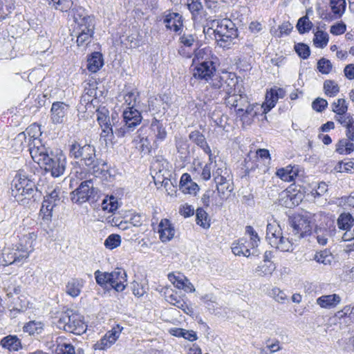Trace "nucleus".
Returning <instances> with one entry per match:
<instances>
[{
    "instance_id": "f03ea898",
    "label": "nucleus",
    "mask_w": 354,
    "mask_h": 354,
    "mask_svg": "<svg viewBox=\"0 0 354 354\" xmlns=\"http://www.w3.org/2000/svg\"><path fill=\"white\" fill-rule=\"evenodd\" d=\"M69 156L74 159H80L83 165L92 171L95 176L103 174L106 163L96 157L94 146L89 144L82 145L73 140L68 145Z\"/></svg>"
},
{
    "instance_id": "473e14b6",
    "label": "nucleus",
    "mask_w": 354,
    "mask_h": 354,
    "mask_svg": "<svg viewBox=\"0 0 354 354\" xmlns=\"http://www.w3.org/2000/svg\"><path fill=\"white\" fill-rule=\"evenodd\" d=\"M354 218L349 213L341 214L337 221L338 227L340 230L348 231L353 226Z\"/></svg>"
},
{
    "instance_id": "ea45409f",
    "label": "nucleus",
    "mask_w": 354,
    "mask_h": 354,
    "mask_svg": "<svg viewBox=\"0 0 354 354\" xmlns=\"http://www.w3.org/2000/svg\"><path fill=\"white\" fill-rule=\"evenodd\" d=\"M193 55H194L193 58V64L196 63L197 62L208 60V57L211 53V50L209 48H196L193 51Z\"/></svg>"
},
{
    "instance_id": "58836bf2",
    "label": "nucleus",
    "mask_w": 354,
    "mask_h": 354,
    "mask_svg": "<svg viewBox=\"0 0 354 354\" xmlns=\"http://www.w3.org/2000/svg\"><path fill=\"white\" fill-rule=\"evenodd\" d=\"M275 270V266L272 261H267L259 265L255 269V273L259 276H268Z\"/></svg>"
},
{
    "instance_id": "cd10ccee",
    "label": "nucleus",
    "mask_w": 354,
    "mask_h": 354,
    "mask_svg": "<svg viewBox=\"0 0 354 354\" xmlns=\"http://www.w3.org/2000/svg\"><path fill=\"white\" fill-rule=\"evenodd\" d=\"M150 129L156 138V142L163 141L167 136V131L162 123L156 118H153Z\"/></svg>"
},
{
    "instance_id": "0eeeda50",
    "label": "nucleus",
    "mask_w": 354,
    "mask_h": 354,
    "mask_svg": "<svg viewBox=\"0 0 354 354\" xmlns=\"http://www.w3.org/2000/svg\"><path fill=\"white\" fill-rule=\"evenodd\" d=\"M35 183L26 175H17L12 183V195L17 201H23L33 196Z\"/></svg>"
},
{
    "instance_id": "4d7b16f0",
    "label": "nucleus",
    "mask_w": 354,
    "mask_h": 354,
    "mask_svg": "<svg viewBox=\"0 0 354 354\" xmlns=\"http://www.w3.org/2000/svg\"><path fill=\"white\" fill-rule=\"evenodd\" d=\"M332 67L330 61L326 58H322L317 62V68L323 74H328L331 71Z\"/></svg>"
},
{
    "instance_id": "aec40b11",
    "label": "nucleus",
    "mask_w": 354,
    "mask_h": 354,
    "mask_svg": "<svg viewBox=\"0 0 354 354\" xmlns=\"http://www.w3.org/2000/svg\"><path fill=\"white\" fill-rule=\"evenodd\" d=\"M223 99L225 104L230 108L234 107L236 109L238 114L243 112V109L245 106H248V100L247 96L245 95L236 93L230 96H225Z\"/></svg>"
},
{
    "instance_id": "393cba45",
    "label": "nucleus",
    "mask_w": 354,
    "mask_h": 354,
    "mask_svg": "<svg viewBox=\"0 0 354 354\" xmlns=\"http://www.w3.org/2000/svg\"><path fill=\"white\" fill-rule=\"evenodd\" d=\"M103 65L104 59L102 53L94 52L88 56L86 67L90 72H97Z\"/></svg>"
},
{
    "instance_id": "e433bc0d",
    "label": "nucleus",
    "mask_w": 354,
    "mask_h": 354,
    "mask_svg": "<svg viewBox=\"0 0 354 354\" xmlns=\"http://www.w3.org/2000/svg\"><path fill=\"white\" fill-rule=\"evenodd\" d=\"M215 196V191L213 189H207L205 191V192L203 194L201 201L205 207H209L210 203L212 205H215L216 206H221L223 202L218 201L217 202L214 199Z\"/></svg>"
},
{
    "instance_id": "ddd939ff",
    "label": "nucleus",
    "mask_w": 354,
    "mask_h": 354,
    "mask_svg": "<svg viewBox=\"0 0 354 354\" xmlns=\"http://www.w3.org/2000/svg\"><path fill=\"white\" fill-rule=\"evenodd\" d=\"M97 120L102 131L101 136L111 139L115 133L110 122L109 111L105 106L99 107L96 110Z\"/></svg>"
},
{
    "instance_id": "bb28decb",
    "label": "nucleus",
    "mask_w": 354,
    "mask_h": 354,
    "mask_svg": "<svg viewBox=\"0 0 354 354\" xmlns=\"http://www.w3.org/2000/svg\"><path fill=\"white\" fill-rule=\"evenodd\" d=\"M84 286V281L80 279H71L66 286V292L72 297H77Z\"/></svg>"
},
{
    "instance_id": "4468645a",
    "label": "nucleus",
    "mask_w": 354,
    "mask_h": 354,
    "mask_svg": "<svg viewBox=\"0 0 354 354\" xmlns=\"http://www.w3.org/2000/svg\"><path fill=\"white\" fill-rule=\"evenodd\" d=\"M179 41L182 45L178 50L179 55L185 58H191L193 55L192 47L198 43L196 35L184 32L180 35Z\"/></svg>"
},
{
    "instance_id": "3c124183",
    "label": "nucleus",
    "mask_w": 354,
    "mask_h": 354,
    "mask_svg": "<svg viewBox=\"0 0 354 354\" xmlns=\"http://www.w3.org/2000/svg\"><path fill=\"white\" fill-rule=\"evenodd\" d=\"M46 204L52 206V207H56L60 202L59 198V190L54 189L49 194L44 197V201Z\"/></svg>"
},
{
    "instance_id": "bf43d9fd",
    "label": "nucleus",
    "mask_w": 354,
    "mask_h": 354,
    "mask_svg": "<svg viewBox=\"0 0 354 354\" xmlns=\"http://www.w3.org/2000/svg\"><path fill=\"white\" fill-rule=\"evenodd\" d=\"M295 50L298 55L303 59H307L310 56V48L305 44L299 43L296 44L295 46Z\"/></svg>"
},
{
    "instance_id": "f8f14e48",
    "label": "nucleus",
    "mask_w": 354,
    "mask_h": 354,
    "mask_svg": "<svg viewBox=\"0 0 354 354\" xmlns=\"http://www.w3.org/2000/svg\"><path fill=\"white\" fill-rule=\"evenodd\" d=\"M289 225L291 233L295 236V240L306 237L311 234L310 221L301 215H295L289 218Z\"/></svg>"
},
{
    "instance_id": "a211bd4d",
    "label": "nucleus",
    "mask_w": 354,
    "mask_h": 354,
    "mask_svg": "<svg viewBox=\"0 0 354 354\" xmlns=\"http://www.w3.org/2000/svg\"><path fill=\"white\" fill-rule=\"evenodd\" d=\"M330 7L333 14L328 13L324 10L321 11L319 9V13L321 18L326 20H332L333 19L339 18L345 11L346 1L345 0H330Z\"/></svg>"
},
{
    "instance_id": "9b49d317",
    "label": "nucleus",
    "mask_w": 354,
    "mask_h": 354,
    "mask_svg": "<svg viewBox=\"0 0 354 354\" xmlns=\"http://www.w3.org/2000/svg\"><path fill=\"white\" fill-rule=\"evenodd\" d=\"M215 63L212 60H204L198 64L194 68L193 76L198 80H204L212 86L214 80L218 77Z\"/></svg>"
},
{
    "instance_id": "423d86ee",
    "label": "nucleus",
    "mask_w": 354,
    "mask_h": 354,
    "mask_svg": "<svg viewBox=\"0 0 354 354\" xmlns=\"http://www.w3.org/2000/svg\"><path fill=\"white\" fill-rule=\"evenodd\" d=\"M100 198L99 189L94 187L92 180L82 182L77 189L71 193V199L75 203L82 204L86 201L96 202Z\"/></svg>"
},
{
    "instance_id": "13d9d810",
    "label": "nucleus",
    "mask_w": 354,
    "mask_h": 354,
    "mask_svg": "<svg viewBox=\"0 0 354 354\" xmlns=\"http://www.w3.org/2000/svg\"><path fill=\"white\" fill-rule=\"evenodd\" d=\"M53 207H52V206L43 202L40 209V216L42 217V219L47 222L50 221L53 216Z\"/></svg>"
},
{
    "instance_id": "8fccbe9b",
    "label": "nucleus",
    "mask_w": 354,
    "mask_h": 354,
    "mask_svg": "<svg viewBox=\"0 0 354 354\" xmlns=\"http://www.w3.org/2000/svg\"><path fill=\"white\" fill-rule=\"evenodd\" d=\"M328 41V35L326 32L319 30L315 34L313 42L317 47L324 48L327 45Z\"/></svg>"
},
{
    "instance_id": "39448f33",
    "label": "nucleus",
    "mask_w": 354,
    "mask_h": 354,
    "mask_svg": "<svg viewBox=\"0 0 354 354\" xmlns=\"http://www.w3.org/2000/svg\"><path fill=\"white\" fill-rule=\"evenodd\" d=\"M214 23H216L214 32L218 44L221 47L228 48L232 39L238 35L235 24L229 19L214 21Z\"/></svg>"
},
{
    "instance_id": "37998d69",
    "label": "nucleus",
    "mask_w": 354,
    "mask_h": 354,
    "mask_svg": "<svg viewBox=\"0 0 354 354\" xmlns=\"http://www.w3.org/2000/svg\"><path fill=\"white\" fill-rule=\"evenodd\" d=\"M101 206L103 210L108 211L109 212H113L118 209V203L114 196H111L109 198L106 196L102 200Z\"/></svg>"
},
{
    "instance_id": "c756f323",
    "label": "nucleus",
    "mask_w": 354,
    "mask_h": 354,
    "mask_svg": "<svg viewBox=\"0 0 354 354\" xmlns=\"http://www.w3.org/2000/svg\"><path fill=\"white\" fill-rule=\"evenodd\" d=\"M174 277V281L173 283L175 286L179 289H183L187 292H194L195 291V288L192 283L189 281V280L184 277H175L174 275L169 274V278L171 281H172L171 277Z\"/></svg>"
},
{
    "instance_id": "2f4dec72",
    "label": "nucleus",
    "mask_w": 354,
    "mask_h": 354,
    "mask_svg": "<svg viewBox=\"0 0 354 354\" xmlns=\"http://www.w3.org/2000/svg\"><path fill=\"white\" fill-rule=\"evenodd\" d=\"M335 151L339 154H350L354 151V145L348 138H342L336 144Z\"/></svg>"
},
{
    "instance_id": "412c9836",
    "label": "nucleus",
    "mask_w": 354,
    "mask_h": 354,
    "mask_svg": "<svg viewBox=\"0 0 354 354\" xmlns=\"http://www.w3.org/2000/svg\"><path fill=\"white\" fill-rule=\"evenodd\" d=\"M158 227L160 239L162 242L169 241L174 238L175 234V230L169 219H162Z\"/></svg>"
},
{
    "instance_id": "603ef678",
    "label": "nucleus",
    "mask_w": 354,
    "mask_h": 354,
    "mask_svg": "<svg viewBox=\"0 0 354 354\" xmlns=\"http://www.w3.org/2000/svg\"><path fill=\"white\" fill-rule=\"evenodd\" d=\"M332 111L336 114L346 113L348 110L346 102L343 98H339L332 104Z\"/></svg>"
},
{
    "instance_id": "f257e3e1",
    "label": "nucleus",
    "mask_w": 354,
    "mask_h": 354,
    "mask_svg": "<svg viewBox=\"0 0 354 354\" xmlns=\"http://www.w3.org/2000/svg\"><path fill=\"white\" fill-rule=\"evenodd\" d=\"M28 150L34 162L44 167L46 171L50 172L52 176L59 177L64 174L66 157L62 151H52L39 139H33L29 143Z\"/></svg>"
},
{
    "instance_id": "4c0bfd02",
    "label": "nucleus",
    "mask_w": 354,
    "mask_h": 354,
    "mask_svg": "<svg viewBox=\"0 0 354 354\" xmlns=\"http://www.w3.org/2000/svg\"><path fill=\"white\" fill-rule=\"evenodd\" d=\"M314 259L319 263L330 265L333 260V257L330 251L324 250L317 252L315 254Z\"/></svg>"
},
{
    "instance_id": "de8ad7c7",
    "label": "nucleus",
    "mask_w": 354,
    "mask_h": 354,
    "mask_svg": "<svg viewBox=\"0 0 354 354\" xmlns=\"http://www.w3.org/2000/svg\"><path fill=\"white\" fill-rule=\"evenodd\" d=\"M312 27L313 24L309 20L308 16H304L298 20L297 28L300 34L308 32Z\"/></svg>"
},
{
    "instance_id": "680f3d73",
    "label": "nucleus",
    "mask_w": 354,
    "mask_h": 354,
    "mask_svg": "<svg viewBox=\"0 0 354 354\" xmlns=\"http://www.w3.org/2000/svg\"><path fill=\"white\" fill-rule=\"evenodd\" d=\"M328 106V102L321 97L316 98L312 103L313 109L317 112H322Z\"/></svg>"
},
{
    "instance_id": "f3484780",
    "label": "nucleus",
    "mask_w": 354,
    "mask_h": 354,
    "mask_svg": "<svg viewBox=\"0 0 354 354\" xmlns=\"http://www.w3.org/2000/svg\"><path fill=\"white\" fill-rule=\"evenodd\" d=\"M69 105L63 102H55L50 109V119L53 124H62L66 118Z\"/></svg>"
},
{
    "instance_id": "b1692460",
    "label": "nucleus",
    "mask_w": 354,
    "mask_h": 354,
    "mask_svg": "<svg viewBox=\"0 0 354 354\" xmlns=\"http://www.w3.org/2000/svg\"><path fill=\"white\" fill-rule=\"evenodd\" d=\"M1 346L10 352L19 351L22 348L21 339L14 335H9L0 340Z\"/></svg>"
},
{
    "instance_id": "c03bdc74",
    "label": "nucleus",
    "mask_w": 354,
    "mask_h": 354,
    "mask_svg": "<svg viewBox=\"0 0 354 354\" xmlns=\"http://www.w3.org/2000/svg\"><path fill=\"white\" fill-rule=\"evenodd\" d=\"M279 98L274 93L272 88L270 89V92L266 95V103L263 104L264 112L268 113L270 111L276 104Z\"/></svg>"
},
{
    "instance_id": "0e129e2a",
    "label": "nucleus",
    "mask_w": 354,
    "mask_h": 354,
    "mask_svg": "<svg viewBox=\"0 0 354 354\" xmlns=\"http://www.w3.org/2000/svg\"><path fill=\"white\" fill-rule=\"evenodd\" d=\"M233 188L231 187L230 183L216 185V190L218 192V194L221 198V201L226 197V192H231Z\"/></svg>"
},
{
    "instance_id": "864d4df0",
    "label": "nucleus",
    "mask_w": 354,
    "mask_h": 354,
    "mask_svg": "<svg viewBox=\"0 0 354 354\" xmlns=\"http://www.w3.org/2000/svg\"><path fill=\"white\" fill-rule=\"evenodd\" d=\"M55 353L56 354H76L75 348L71 343L59 344Z\"/></svg>"
},
{
    "instance_id": "a18cd8bd",
    "label": "nucleus",
    "mask_w": 354,
    "mask_h": 354,
    "mask_svg": "<svg viewBox=\"0 0 354 354\" xmlns=\"http://www.w3.org/2000/svg\"><path fill=\"white\" fill-rule=\"evenodd\" d=\"M314 233L319 245H325L327 243L329 232L326 228L316 227Z\"/></svg>"
},
{
    "instance_id": "6e6d98bb",
    "label": "nucleus",
    "mask_w": 354,
    "mask_h": 354,
    "mask_svg": "<svg viewBox=\"0 0 354 354\" xmlns=\"http://www.w3.org/2000/svg\"><path fill=\"white\" fill-rule=\"evenodd\" d=\"M189 138L198 147L205 145L206 142L205 136L197 130L192 131L189 135Z\"/></svg>"
},
{
    "instance_id": "49530a36",
    "label": "nucleus",
    "mask_w": 354,
    "mask_h": 354,
    "mask_svg": "<svg viewBox=\"0 0 354 354\" xmlns=\"http://www.w3.org/2000/svg\"><path fill=\"white\" fill-rule=\"evenodd\" d=\"M96 283L102 288H107L109 283V272H101L97 270L94 273Z\"/></svg>"
},
{
    "instance_id": "338daca9",
    "label": "nucleus",
    "mask_w": 354,
    "mask_h": 354,
    "mask_svg": "<svg viewBox=\"0 0 354 354\" xmlns=\"http://www.w3.org/2000/svg\"><path fill=\"white\" fill-rule=\"evenodd\" d=\"M346 29V25L343 22L337 23L330 27V32L334 35H339L344 33Z\"/></svg>"
},
{
    "instance_id": "5701e85b",
    "label": "nucleus",
    "mask_w": 354,
    "mask_h": 354,
    "mask_svg": "<svg viewBox=\"0 0 354 354\" xmlns=\"http://www.w3.org/2000/svg\"><path fill=\"white\" fill-rule=\"evenodd\" d=\"M180 189L184 194L196 195L199 190L198 185L192 181L189 174H183L180 180Z\"/></svg>"
},
{
    "instance_id": "6ab92c4d",
    "label": "nucleus",
    "mask_w": 354,
    "mask_h": 354,
    "mask_svg": "<svg viewBox=\"0 0 354 354\" xmlns=\"http://www.w3.org/2000/svg\"><path fill=\"white\" fill-rule=\"evenodd\" d=\"M163 24L167 30L178 32L183 26V17L178 12L168 10L164 13Z\"/></svg>"
},
{
    "instance_id": "f704fd0d",
    "label": "nucleus",
    "mask_w": 354,
    "mask_h": 354,
    "mask_svg": "<svg viewBox=\"0 0 354 354\" xmlns=\"http://www.w3.org/2000/svg\"><path fill=\"white\" fill-rule=\"evenodd\" d=\"M168 301L177 308L183 310L187 315H193L194 310L189 306L183 300L178 299L176 296L171 295L168 297Z\"/></svg>"
},
{
    "instance_id": "79ce46f5",
    "label": "nucleus",
    "mask_w": 354,
    "mask_h": 354,
    "mask_svg": "<svg viewBox=\"0 0 354 354\" xmlns=\"http://www.w3.org/2000/svg\"><path fill=\"white\" fill-rule=\"evenodd\" d=\"M201 299L210 313H215L216 310L218 308V304L216 301V298L212 295L209 294L202 296Z\"/></svg>"
},
{
    "instance_id": "7c9ffc66",
    "label": "nucleus",
    "mask_w": 354,
    "mask_h": 354,
    "mask_svg": "<svg viewBox=\"0 0 354 354\" xmlns=\"http://www.w3.org/2000/svg\"><path fill=\"white\" fill-rule=\"evenodd\" d=\"M192 14V19H196L203 10L201 0H181Z\"/></svg>"
},
{
    "instance_id": "9d476101",
    "label": "nucleus",
    "mask_w": 354,
    "mask_h": 354,
    "mask_svg": "<svg viewBox=\"0 0 354 354\" xmlns=\"http://www.w3.org/2000/svg\"><path fill=\"white\" fill-rule=\"evenodd\" d=\"M214 79L212 88L216 91L211 95V97L214 98L217 95V91L225 93V96H230L236 93V86L238 83L237 77L234 73H225L223 75H218V77Z\"/></svg>"
},
{
    "instance_id": "72a5a7b5",
    "label": "nucleus",
    "mask_w": 354,
    "mask_h": 354,
    "mask_svg": "<svg viewBox=\"0 0 354 354\" xmlns=\"http://www.w3.org/2000/svg\"><path fill=\"white\" fill-rule=\"evenodd\" d=\"M23 330L30 335H38L42 333L44 324L39 321H30L24 326Z\"/></svg>"
},
{
    "instance_id": "774afa93",
    "label": "nucleus",
    "mask_w": 354,
    "mask_h": 354,
    "mask_svg": "<svg viewBox=\"0 0 354 354\" xmlns=\"http://www.w3.org/2000/svg\"><path fill=\"white\" fill-rule=\"evenodd\" d=\"M180 213L185 217H189L190 216L194 215V208L192 205L185 204L180 207Z\"/></svg>"
},
{
    "instance_id": "dca6fc26",
    "label": "nucleus",
    "mask_w": 354,
    "mask_h": 354,
    "mask_svg": "<svg viewBox=\"0 0 354 354\" xmlns=\"http://www.w3.org/2000/svg\"><path fill=\"white\" fill-rule=\"evenodd\" d=\"M127 274L124 270L117 268L111 272H109V283L111 288L117 292H121L127 286Z\"/></svg>"
},
{
    "instance_id": "6e6552de",
    "label": "nucleus",
    "mask_w": 354,
    "mask_h": 354,
    "mask_svg": "<svg viewBox=\"0 0 354 354\" xmlns=\"http://www.w3.org/2000/svg\"><path fill=\"white\" fill-rule=\"evenodd\" d=\"M122 115L123 124L115 129V133L118 138L124 137L134 131L142 119L140 112L133 106H128Z\"/></svg>"
},
{
    "instance_id": "2eb2a0df",
    "label": "nucleus",
    "mask_w": 354,
    "mask_h": 354,
    "mask_svg": "<svg viewBox=\"0 0 354 354\" xmlns=\"http://www.w3.org/2000/svg\"><path fill=\"white\" fill-rule=\"evenodd\" d=\"M122 327L117 325L112 330L106 333V334L95 345V350H104L111 347L119 337Z\"/></svg>"
},
{
    "instance_id": "c85d7f7f",
    "label": "nucleus",
    "mask_w": 354,
    "mask_h": 354,
    "mask_svg": "<svg viewBox=\"0 0 354 354\" xmlns=\"http://www.w3.org/2000/svg\"><path fill=\"white\" fill-rule=\"evenodd\" d=\"M277 176L281 180L287 182H291L298 175V169L291 165L286 168L279 169L276 172Z\"/></svg>"
},
{
    "instance_id": "a19ab883",
    "label": "nucleus",
    "mask_w": 354,
    "mask_h": 354,
    "mask_svg": "<svg viewBox=\"0 0 354 354\" xmlns=\"http://www.w3.org/2000/svg\"><path fill=\"white\" fill-rule=\"evenodd\" d=\"M324 90L326 95L335 97L339 93V87L335 81L327 80L324 83Z\"/></svg>"
},
{
    "instance_id": "1a4fd4ad",
    "label": "nucleus",
    "mask_w": 354,
    "mask_h": 354,
    "mask_svg": "<svg viewBox=\"0 0 354 354\" xmlns=\"http://www.w3.org/2000/svg\"><path fill=\"white\" fill-rule=\"evenodd\" d=\"M266 239L272 247L281 251L286 252L291 250L290 241L283 236L282 230L275 221L269 222L267 225Z\"/></svg>"
},
{
    "instance_id": "c9c22d12",
    "label": "nucleus",
    "mask_w": 354,
    "mask_h": 354,
    "mask_svg": "<svg viewBox=\"0 0 354 354\" xmlns=\"http://www.w3.org/2000/svg\"><path fill=\"white\" fill-rule=\"evenodd\" d=\"M196 221L198 225L205 229L209 228L210 226L208 214L202 207H198L196 211Z\"/></svg>"
},
{
    "instance_id": "e2e57ef3",
    "label": "nucleus",
    "mask_w": 354,
    "mask_h": 354,
    "mask_svg": "<svg viewBox=\"0 0 354 354\" xmlns=\"http://www.w3.org/2000/svg\"><path fill=\"white\" fill-rule=\"evenodd\" d=\"M336 121H337L339 124H341L343 127L346 128L353 121V119L351 114L341 113L337 114L335 117Z\"/></svg>"
},
{
    "instance_id": "4be33fe9",
    "label": "nucleus",
    "mask_w": 354,
    "mask_h": 354,
    "mask_svg": "<svg viewBox=\"0 0 354 354\" xmlns=\"http://www.w3.org/2000/svg\"><path fill=\"white\" fill-rule=\"evenodd\" d=\"M251 245L249 241L245 239H240L237 241L234 242L232 246V251L235 255L248 257L251 254L255 255L256 250L250 252Z\"/></svg>"
},
{
    "instance_id": "20e7f679",
    "label": "nucleus",
    "mask_w": 354,
    "mask_h": 354,
    "mask_svg": "<svg viewBox=\"0 0 354 354\" xmlns=\"http://www.w3.org/2000/svg\"><path fill=\"white\" fill-rule=\"evenodd\" d=\"M57 327L75 335H82L86 330L84 317L71 309L62 313L57 322Z\"/></svg>"
},
{
    "instance_id": "69168bd1",
    "label": "nucleus",
    "mask_w": 354,
    "mask_h": 354,
    "mask_svg": "<svg viewBox=\"0 0 354 354\" xmlns=\"http://www.w3.org/2000/svg\"><path fill=\"white\" fill-rule=\"evenodd\" d=\"M271 294L277 301L281 304L284 303L287 299L286 293L278 288H274L272 290Z\"/></svg>"
},
{
    "instance_id": "09e8293b",
    "label": "nucleus",
    "mask_w": 354,
    "mask_h": 354,
    "mask_svg": "<svg viewBox=\"0 0 354 354\" xmlns=\"http://www.w3.org/2000/svg\"><path fill=\"white\" fill-rule=\"evenodd\" d=\"M121 243L120 236L116 234L109 235L104 241V246L109 250L118 248Z\"/></svg>"
},
{
    "instance_id": "052dcab7",
    "label": "nucleus",
    "mask_w": 354,
    "mask_h": 354,
    "mask_svg": "<svg viewBox=\"0 0 354 354\" xmlns=\"http://www.w3.org/2000/svg\"><path fill=\"white\" fill-rule=\"evenodd\" d=\"M51 3L57 10L60 11H67L72 5L71 0H51Z\"/></svg>"
},
{
    "instance_id": "a878e982",
    "label": "nucleus",
    "mask_w": 354,
    "mask_h": 354,
    "mask_svg": "<svg viewBox=\"0 0 354 354\" xmlns=\"http://www.w3.org/2000/svg\"><path fill=\"white\" fill-rule=\"evenodd\" d=\"M341 301V297L337 294L323 295L317 299V304L324 308L335 307Z\"/></svg>"
},
{
    "instance_id": "5fc2aeb1",
    "label": "nucleus",
    "mask_w": 354,
    "mask_h": 354,
    "mask_svg": "<svg viewBox=\"0 0 354 354\" xmlns=\"http://www.w3.org/2000/svg\"><path fill=\"white\" fill-rule=\"evenodd\" d=\"M245 233L250 236V241L249 243L251 245V248L254 249L257 247L258 243L260 241V239L254 228L250 225L246 226Z\"/></svg>"
},
{
    "instance_id": "7ed1b4c3",
    "label": "nucleus",
    "mask_w": 354,
    "mask_h": 354,
    "mask_svg": "<svg viewBox=\"0 0 354 354\" xmlns=\"http://www.w3.org/2000/svg\"><path fill=\"white\" fill-rule=\"evenodd\" d=\"M73 34L77 37L79 46H86L91 41L94 34V18L88 15L82 7L73 10Z\"/></svg>"
}]
</instances>
